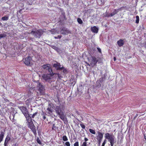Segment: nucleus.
Here are the masks:
<instances>
[{"mask_svg":"<svg viewBox=\"0 0 146 146\" xmlns=\"http://www.w3.org/2000/svg\"><path fill=\"white\" fill-rule=\"evenodd\" d=\"M55 110L57 114L59 116V117L64 123L67 121L66 115L64 114L63 109L61 106H56Z\"/></svg>","mask_w":146,"mask_h":146,"instance_id":"1","label":"nucleus"},{"mask_svg":"<svg viewBox=\"0 0 146 146\" xmlns=\"http://www.w3.org/2000/svg\"><path fill=\"white\" fill-rule=\"evenodd\" d=\"M44 31L42 29H32L30 33L32 34L34 37L40 38L43 34Z\"/></svg>","mask_w":146,"mask_h":146,"instance_id":"2","label":"nucleus"},{"mask_svg":"<svg viewBox=\"0 0 146 146\" xmlns=\"http://www.w3.org/2000/svg\"><path fill=\"white\" fill-rule=\"evenodd\" d=\"M36 89L41 95H43L44 94V87L41 83L38 81L37 82Z\"/></svg>","mask_w":146,"mask_h":146,"instance_id":"3","label":"nucleus"},{"mask_svg":"<svg viewBox=\"0 0 146 146\" xmlns=\"http://www.w3.org/2000/svg\"><path fill=\"white\" fill-rule=\"evenodd\" d=\"M27 123L28 127L35 134H36V127L33 124V121H32Z\"/></svg>","mask_w":146,"mask_h":146,"instance_id":"4","label":"nucleus"},{"mask_svg":"<svg viewBox=\"0 0 146 146\" xmlns=\"http://www.w3.org/2000/svg\"><path fill=\"white\" fill-rule=\"evenodd\" d=\"M52 76V75L50 74H44L42 75V79L45 81H48L50 83L51 82L50 80L51 79V76Z\"/></svg>","mask_w":146,"mask_h":146,"instance_id":"5","label":"nucleus"},{"mask_svg":"<svg viewBox=\"0 0 146 146\" xmlns=\"http://www.w3.org/2000/svg\"><path fill=\"white\" fill-rule=\"evenodd\" d=\"M92 59L90 62V64H88V65L89 66L90 65L93 66H95L96 65L97 62H98V60L97 59V58L95 56H92Z\"/></svg>","mask_w":146,"mask_h":146,"instance_id":"6","label":"nucleus"},{"mask_svg":"<svg viewBox=\"0 0 146 146\" xmlns=\"http://www.w3.org/2000/svg\"><path fill=\"white\" fill-rule=\"evenodd\" d=\"M19 108L22 112L24 116L29 114L27 109L26 107L21 106L19 107Z\"/></svg>","mask_w":146,"mask_h":146,"instance_id":"7","label":"nucleus"},{"mask_svg":"<svg viewBox=\"0 0 146 146\" xmlns=\"http://www.w3.org/2000/svg\"><path fill=\"white\" fill-rule=\"evenodd\" d=\"M31 58L30 56H28L26 58L24 61V63L27 65H30L31 60Z\"/></svg>","mask_w":146,"mask_h":146,"instance_id":"8","label":"nucleus"},{"mask_svg":"<svg viewBox=\"0 0 146 146\" xmlns=\"http://www.w3.org/2000/svg\"><path fill=\"white\" fill-rule=\"evenodd\" d=\"M47 114L43 111H42L41 114V119L42 120L44 121L45 120H46L47 121H48V119L46 118Z\"/></svg>","mask_w":146,"mask_h":146,"instance_id":"9","label":"nucleus"},{"mask_svg":"<svg viewBox=\"0 0 146 146\" xmlns=\"http://www.w3.org/2000/svg\"><path fill=\"white\" fill-rule=\"evenodd\" d=\"M48 107L47 109V113L50 115L52 114V113L53 111V108L51 106L50 104H49Z\"/></svg>","mask_w":146,"mask_h":146,"instance_id":"10","label":"nucleus"},{"mask_svg":"<svg viewBox=\"0 0 146 146\" xmlns=\"http://www.w3.org/2000/svg\"><path fill=\"white\" fill-rule=\"evenodd\" d=\"M98 135L97 136V140H102L103 138V133L99 131L97 132Z\"/></svg>","mask_w":146,"mask_h":146,"instance_id":"11","label":"nucleus"},{"mask_svg":"<svg viewBox=\"0 0 146 146\" xmlns=\"http://www.w3.org/2000/svg\"><path fill=\"white\" fill-rule=\"evenodd\" d=\"M11 140V138L8 135H7L5 139L4 143V146H8L7 144L8 143V142L9 141Z\"/></svg>","mask_w":146,"mask_h":146,"instance_id":"12","label":"nucleus"},{"mask_svg":"<svg viewBox=\"0 0 146 146\" xmlns=\"http://www.w3.org/2000/svg\"><path fill=\"white\" fill-rule=\"evenodd\" d=\"M25 116L26 119V120L27 123L32 121L31 119L32 118H31V116H30V115L29 113L25 115Z\"/></svg>","mask_w":146,"mask_h":146,"instance_id":"13","label":"nucleus"},{"mask_svg":"<svg viewBox=\"0 0 146 146\" xmlns=\"http://www.w3.org/2000/svg\"><path fill=\"white\" fill-rule=\"evenodd\" d=\"M117 44L119 46H122L124 44V41L121 39H120L117 41Z\"/></svg>","mask_w":146,"mask_h":146,"instance_id":"14","label":"nucleus"},{"mask_svg":"<svg viewBox=\"0 0 146 146\" xmlns=\"http://www.w3.org/2000/svg\"><path fill=\"white\" fill-rule=\"evenodd\" d=\"M60 19L62 20H66V18L65 17V13L64 11H62L61 15L60 17Z\"/></svg>","mask_w":146,"mask_h":146,"instance_id":"15","label":"nucleus"},{"mask_svg":"<svg viewBox=\"0 0 146 146\" xmlns=\"http://www.w3.org/2000/svg\"><path fill=\"white\" fill-rule=\"evenodd\" d=\"M115 137L112 133L111 134V136L108 139V141L110 142L114 141H115Z\"/></svg>","mask_w":146,"mask_h":146,"instance_id":"16","label":"nucleus"},{"mask_svg":"<svg viewBox=\"0 0 146 146\" xmlns=\"http://www.w3.org/2000/svg\"><path fill=\"white\" fill-rule=\"evenodd\" d=\"M98 30V29L96 26L92 27L91 28V31L94 33H97Z\"/></svg>","mask_w":146,"mask_h":146,"instance_id":"17","label":"nucleus"},{"mask_svg":"<svg viewBox=\"0 0 146 146\" xmlns=\"http://www.w3.org/2000/svg\"><path fill=\"white\" fill-rule=\"evenodd\" d=\"M105 77L102 76L101 78H100L97 81V82H98L100 84V86H101V84H102L103 81V80L105 79Z\"/></svg>","mask_w":146,"mask_h":146,"instance_id":"18","label":"nucleus"},{"mask_svg":"<svg viewBox=\"0 0 146 146\" xmlns=\"http://www.w3.org/2000/svg\"><path fill=\"white\" fill-rule=\"evenodd\" d=\"M63 70V72L64 73H66L67 72V70L66 69L64 68L62 66V67H59L57 68V70Z\"/></svg>","mask_w":146,"mask_h":146,"instance_id":"19","label":"nucleus"},{"mask_svg":"<svg viewBox=\"0 0 146 146\" xmlns=\"http://www.w3.org/2000/svg\"><path fill=\"white\" fill-rule=\"evenodd\" d=\"M38 113L37 111L35 112V113H33V114H31V117L32 118H34L35 117H36L37 118L38 117Z\"/></svg>","mask_w":146,"mask_h":146,"instance_id":"20","label":"nucleus"},{"mask_svg":"<svg viewBox=\"0 0 146 146\" xmlns=\"http://www.w3.org/2000/svg\"><path fill=\"white\" fill-rule=\"evenodd\" d=\"M4 133L3 132H1L0 134V143L2 142L3 139L4 137Z\"/></svg>","mask_w":146,"mask_h":146,"instance_id":"21","label":"nucleus"},{"mask_svg":"<svg viewBox=\"0 0 146 146\" xmlns=\"http://www.w3.org/2000/svg\"><path fill=\"white\" fill-rule=\"evenodd\" d=\"M118 10H117V9H114L113 11L110 14V16L111 17L114 16L118 13Z\"/></svg>","mask_w":146,"mask_h":146,"instance_id":"22","label":"nucleus"},{"mask_svg":"<svg viewBox=\"0 0 146 146\" xmlns=\"http://www.w3.org/2000/svg\"><path fill=\"white\" fill-rule=\"evenodd\" d=\"M42 67L44 69L47 70L50 67V65L49 64H44Z\"/></svg>","mask_w":146,"mask_h":146,"instance_id":"23","label":"nucleus"},{"mask_svg":"<svg viewBox=\"0 0 146 146\" xmlns=\"http://www.w3.org/2000/svg\"><path fill=\"white\" fill-rule=\"evenodd\" d=\"M53 66L57 69L59 67H60L61 65L59 63L57 62L56 64H54Z\"/></svg>","mask_w":146,"mask_h":146,"instance_id":"24","label":"nucleus"},{"mask_svg":"<svg viewBox=\"0 0 146 146\" xmlns=\"http://www.w3.org/2000/svg\"><path fill=\"white\" fill-rule=\"evenodd\" d=\"M48 71V72L49 73V74H50L51 75H53V73L52 71V69L51 68V67L50 66L49 67V69H48L47 70Z\"/></svg>","mask_w":146,"mask_h":146,"instance_id":"25","label":"nucleus"},{"mask_svg":"<svg viewBox=\"0 0 146 146\" xmlns=\"http://www.w3.org/2000/svg\"><path fill=\"white\" fill-rule=\"evenodd\" d=\"M111 136V134H110L109 133H106L105 134V137L106 139H108L110 136Z\"/></svg>","mask_w":146,"mask_h":146,"instance_id":"26","label":"nucleus"},{"mask_svg":"<svg viewBox=\"0 0 146 146\" xmlns=\"http://www.w3.org/2000/svg\"><path fill=\"white\" fill-rule=\"evenodd\" d=\"M62 140L64 141H66L68 140V139L67 137L65 135L62 137Z\"/></svg>","mask_w":146,"mask_h":146,"instance_id":"27","label":"nucleus"},{"mask_svg":"<svg viewBox=\"0 0 146 146\" xmlns=\"http://www.w3.org/2000/svg\"><path fill=\"white\" fill-rule=\"evenodd\" d=\"M128 9V8H127V7L126 6H122L118 9L117 10H121L123 9H125L127 10Z\"/></svg>","mask_w":146,"mask_h":146,"instance_id":"28","label":"nucleus"},{"mask_svg":"<svg viewBox=\"0 0 146 146\" xmlns=\"http://www.w3.org/2000/svg\"><path fill=\"white\" fill-rule=\"evenodd\" d=\"M9 17L8 16H4L2 17L1 19L3 21H5L9 19Z\"/></svg>","mask_w":146,"mask_h":146,"instance_id":"29","label":"nucleus"},{"mask_svg":"<svg viewBox=\"0 0 146 146\" xmlns=\"http://www.w3.org/2000/svg\"><path fill=\"white\" fill-rule=\"evenodd\" d=\"M77 21L78 23L80 24H82L83 23L82 20L80 18H78Z\"/></svg>","mask_w":146,"mask_h":146,"instance_id":"30","label":"nucleus"},{"mask_svg":"<svg viewBox=\"0 0 146 146\" xmlns=\"http://www.w3.org/2000/svg\"><path fill=\"white\" fill-rule=\"evenodd\" d=\"M89 131L91 133L93 134H96L95 131L94 130H93L91 129H89Z\"/></svg>","mask_w":146,"mask_h":146,"instance_id":"31","label":"nucleus"},{"mask_svg":"<svg viewBox=\"0 0 146 146\" xmlns=\"http://www.w3.org/2000/svg\"><path fill=\"white\" fill-rule=\"evenodd\" d=\"M136 20L135 21V23H136L138 24L139 23V17L137 15V16H136Z\"/></svg>","mask_w":146,"mask_h":146,"instance_id":"32","label":"nucleus"},{"mask_svg":"<svg viewBox=\"0 0 146 146\" xmlns=\"http://www.w3.org/2000/svg\"><path fill=\"white\" fill-rule=\"evenodd\" d=\"M81 122V123L80 124V126L83 129H85L86 127L85 125L82 122Z\"/></svg>","mask_w":146,"mask_h":146,"instance_id":"33","label":"nucleus"},{"mask_svg":"<svg viewBox=\"0 0 146 146\" xmlns=\"http://www.w3.org/2000/svg\"><path fill=\"white\" fill-rule=\"evenodd\" d=\"M70 142L68 141H66L65 143L64 146H70Z\"/></svg>","mask_w":146,"mask_h":146,"instance_id":"34","label":"nucleus"},{"mask_svg":"<svg viewBox=\"0 0 146 146\" xmlns=\"http://www.w3.org/2000/svg\"><path fill=\"white\" fill-rule=\"evenodd\" d=\"M56 127L55 126V124H53V126L52 127V130H56Z\"/></svg>","mask_w":146,"mask_h":146,"instance_id":"35","label":"nucleus"},{"mask_svg":"<svg viewBox=\"0 0 146 146\" xmlns=\"http://www.w3.org/2000/svg\"><path fill=\"white\" fill-rule=\"evenodd\" d=\"M6 35L5 34H0V38H2L5 37L6 36Z\"/></svg>","mask_w":146,"mask_h":146,"instance_id":"36","label":"nucleus"},{"mask_svg":"<svg viewBox=\"0 0 146 146\" xmlns=\"http://www.w3.org/2000/svg\"><path fill=\"white\" fill-rule=\"evenodd\" d=\"M74 146H79V142L78 141H76L74 144Z\"/></svg>","mask_w":146,"mask_h":146,"instance_id":"37","label":"nucleus"},{"mask_svg":"<svg viewBox=\"0 0 146 146\" xmlns=\"http://www.w3.org/2000/svg\"><path fill=\"white\" fill-rule=\"evenodd\" d=\"M36 141L37 143L39 144H41V142L40 140L39 139V138H38L37 139Z\"/></svg>","mask_w":146,"mask_h":146,"instance_id":"38","label":"nucleus"},{"mask_svg":"<svg viewBox=\"0 0 146 146\" xmlns=\"http://www.w3.org/2000/svg\"><path fill=\"white\" fill-rule=\"evenodd\" d=\"M81 146H87V142H84Z\"/></svg>","mask_w":146,"mask_h":146,"instance_id":"39","label":"nucleus"},{"mask_svg":"<svg viewBox=\"0 0 146 146\" xmlns=\"http://www.w3.org/2000/svg\"><path fill=\"white\" fill-rule=\"evenodd\" d=\"M62 37V36L61 35H58L57 37L55 36L54 38L55 39H58V38H60Z\"/></svg>","mask_w":146,"mask_h":146,"instance_id":"40","label":"nucleus"},{"mask_svg":"<svg viewBox=\"0 0 146 146\" xmlns=\"http://www.w3.org/2000/svg\"><path fill=\"white\" fill-rule=\"evenodd\" d=\"M110 143L111 146H113L114 143L115 142L114 141H112L110 142Z\"/></svg>","mask_w":146,"mask_h":146,"instance_id":"41","label":"nucleus"},{"mask_svg":"<svg viewBox=\"0 0 146 146\" xmlns=\"http://www.w3.org/2000/svg\"><path fill=\"white\" fill-rule=\"evenodd\" d=\"M97 49L98 50V52L100 53H102V51L101 49L99 47H97Z\"/></svg>","mask_w":146,"mask_h":146,"instance_id":"42","label":"nucleus"},{"mask_svg":"<svg viewBox=\"0 0 146 146\" xmlns=\"http://www.w3.org/2000/svg\"><path fill=\"white\" fill-rule=\"evenodd\" d=\"M98 140V144L99 145H100L102 140Z\"/></svg>","mask_w":146,"mask_h":146,"instance_id":"43","label":"nucleus"},{"mask_svg":"<svg viewBox=\"0 0 146 146\" xmlns=\"http://www.w3.org/2000/svg\"><path fill=\"white\" fill-rule=\"evenodd\" d=\"M106 143V140H105L102 143V145H105V144Z\"/></svg>","mask_w":146,"mask_h":146,"instance_id":"44","label":"nucleus"},{"mask_svg":"<svg viewBox=\"0 0 146 146\" xmlns=\"http://www.w3.org/2000/svg\"><path fill=\"white\" fill-rule=\"evenodd\" d=\"M84 140L85 141L84 142H86V141H88V139L86 137H85L84 138Z\"/></svg>","mask_w":146,"mask_h":146,"instance_id":"45","label":"nucleus"},{"mask_svg":"<svg viewBox=\"0 0 146 146\" xmlns=\"http://www.w3.org/2000/svg\"><path fill=\"white\" fill-rule=\"evenodd\" d=\"M54 48L56 50H59L58 48V47L56 46H54Z\"/></svg>","mask_w":146,"mask_h":146,"instance_id":"46","label":"nucleus"},{"mask_svg":"<svg viewBox=\"0 0 146 146\" xmlns=\"http://www.w3.org/2000/svg\"><path fill=\"white\" fill-rule=\"evenodd\" d=\"M144 46L146 48V41L144 43Z\"/></svg>","mask_w":146,"mask_h":146,"instance_id":"47","label":"nucleus"},{"mask_svg":"<svg viewBox=\"0 0 146 146\" xmlns=\"http://www.w3.org/2000/svg\"><path fill=\"white\" fill-rule=\"evenodd\" d=\"M144 139H145V140H146V136L145 135V134H144Z\"/></svg>","mask_w":146,"mask_h":146,"instance_id":"48","label":"nucleus"},{"mask_svg":"<svg viewBox=\"0 0 146 146\" xmlns=\"http://www.w3.org/2000/svg\"><path fill=\"white\" fill-rule=\"evenodd\" d=\"M113 60L114 61H115L116 60V58L115 57H114L113 58Z\"/></svg>","mask_w":146,"mask_h":146,"instance_id":"49","label":"nucleus"},{"mask_svg":"<svg viewBox=\"0 0 146 146\" xmlns=\"http://www.w3.org/2000/svg\"><path fill=\"white\" fill-rule=\"evenodd\" d=\"M102 146H105V145H102Z\"/></svg>","mask_w":146,"mask_h":146,"instance_id":"50","label":"nucleus"},{"mask_svg":"<svg viewBox=\"0 0 146 146\" xmlns=\"http://www.w3.org/2000/svg\"><path fill=\"white\" fill-rule=\"evenodd\" d=\"M137 116V115H136V116Z\"/></svg>","mask_w":146,"mask_h":146,"instance_id":"51","label":"nucleus"},{"mask_svg":"<svg viewBox=\"0 0 146 146\" xmlns=\"http://www.w3.org/2000/svg\"><path fill=\"white\" fill-rule=\"evenodd\" d=\"M72 141H71V142H72Z\"/></svg>","mask_w":146,"mask_h":146,"instance_id":"52","label":"nucleus"},{"mask_svg":"<svg viewBox=\"0 0 146 146\" xmlns=\"http://www.w3.org/2000/svg\"><path fill=\"white\" fill-rule=\"evenodd\" d=\"M107 16L108 17H109V16Z\"/></svg>","mask_w":146,"mask_h":146,"instance_id":"53","label":"nucleus"}]
</instances>
